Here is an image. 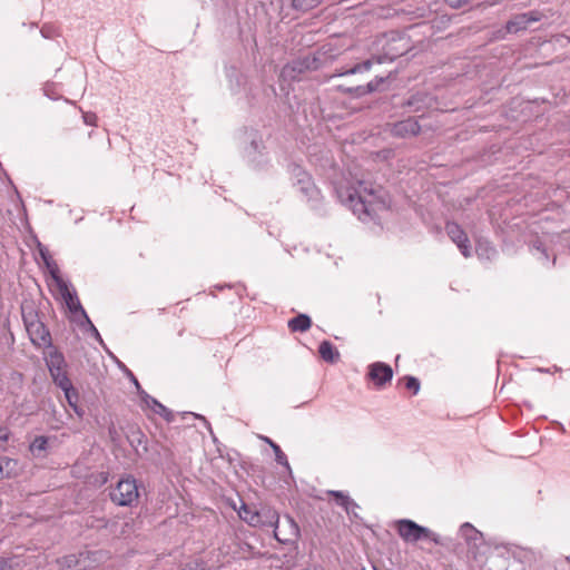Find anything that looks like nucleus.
Returning <instances> with one entry per match:
<instances>
[{"mask_svg": "<svg viewBox=\"0 0 570 570\" xmlns=\"http://www.w3.org/2000/svg\"><path fill=\"white\" fill-rule=\"evenodd\" d=\"M82 118H83V121H85L86 125H88V126H97L98 118H97L96 114H94V112H85Z\"/></svg>", "mask_w": 570, "mask_h": 570, "instance_id": "37", "label": "nucleus"}, {"mask_svg": "<svg viewBox=\"0 0 570 570\" xmlns=\"http://www.w3.org/2000/svg\"><path fill=\"white\" fill-rule=\"evenodd\" d=\"M8 568H11L10 560L1 558L0 559V570H7Z\"/></svg>", "mask_w": 570, "mask_h": 570, "instance_id": "39", "label": "nucleus"}, {"mask_svg": "<svg viewBox=\"0 0 570 570\" xmlns=\"http://www.w3.org/2000/svg\"><path fill=\"white\" fill-rule=\"evenodd\" d=\"M399 535L407 543H415L421 540H430L440 544V535L429 528L422 527L410 519H401L395 523Z\"/></svg>", "mask_w": 570, "mask_h": 570, "instance_id": "3", "label": "nucleus"}, {"mask_svg": "<svg viewBox=\"0 0 570 570\" xmlns=\"http://www.w3.org/2000/svg\"><path fill=\"white\" fill-rule=\"evenodd\" d=\"M9 434L10 432L7 428L0 426V443L8 441Z\"/></svg>", "mask_w": 570, "mask_h": 570, "instance_id": "38", "label": "nucleus"}, {"mask_svg": "<svg viewBox=\"0 0 570 570\" xmlns=\"http://www.w3.org/2000/svg\"><path fill=\"white\" fill-rule=\"evenodd\" d=\"M41 33H42V36H43L45 38H48V37H49V31H48V30H47V28H45V27L41 29Z\"/></svg>", "mask_w": 570, "mask_h": 570, "instance_id": "42", "label": "nucleus"}, {"mask_svg": "<svg viewBox=\"0 0 570 570\" xmlns=\"http://www.w3.org/2000/svg\"><path fill=\"white\" fill-rule=\"evenodd\" d=\"M460 535L466 541L468 544L474 547H478V544L483 540L482 533L470 523H464L461 525Z\"/></svg>", "mask_w": 570, "mask_h": 570, "instance_id": "17", "label": "nucleus"}, {"mask_svg": "<svg viewBox=\"0 0 570 570\" xmlns=\"http://www.w3.org/2000/svg\"><path fill=\"white\" fill-rule=\"evenodd\" d=\"M318 353L321 357L328 363H336L340 358L338 351L334 347V345L328 341H323L320 344Z\"/></svg>", "mask_w": 570, "mask_h": 570, "instance_id": "18", "label": "nucleus"}, {"mask_svg": "<svg viewBox=\"0 0 570 570\" xmlns=\"http://www.w3.org/2000/svg\"><path fill=\"white\" fill-rule=\"evenodd\" d=\"M80 326H87L88 330L90 331V333L92 334V336L101 344L104 345V341L98 332V330L96 328V326L92 324V322L90 321V318L88 317V315L86 317H83L81 321H80Z\"/></svg>", "mask_w": 570, "mask_h": 570, "instance_id": "32", "label": "nucleus"}, {"mask_svg": "<svg viewBox=\"0 0 570 570\" xmlns=\"http://www.w3.org/2000/svg\"><path fill=\"white\" fill-rule=\"evenodd\" d=\"M330 494L334 495L336 498L337 504L343 507L348 514L355 513V509L358 508V505L351 500L347 495H345L341 491H331Z\"/></svg>", "mask_w": 570, "mask_h": 570, "instance_id": "23", "label": "nucleus"}, {"mask_svg": "<svg viewBox=\"0 0 570 570\" xmlns=\"http://www.w3.org/2000/svg\"><path fill=\"white\" fill-rule=\"evenodd\" d=\"M335 191L340 202L362 222L374 219L377 212L386 207L382 189L362 179L340 183Z\"/></svg>", "mask_w": 570, "mask_h": 570, "instance_id": "1", "label": "nucleus"}, {"mask_svg": "<svg viewBox=\"0 0 570 570\" xmlns=\"http://www.w3.org/2000/svg\"><path fill=\"white\" fill-rule=\"evenodd\" d=\"M420 125L413 118L399 121L393 125L392 134L396 137H410L415 136L420 132Z\"/></svg>", "mask_w": 570, "mask_h": 570, "instance_id": "14", "label": "nucleus"}, {"mask_svg": "<svg viewBox=\"0 0 570 570\" xmlns=\"http://www.w3.org/2000/svg\"><path fill=\"white\" fill-rule=\"evenodd\" d=\"M110 499L120 507H132L138 502L139 489L136 479L126 476L110 492Z\"/></svg>", "mask_w": 570, "mask_h": 570, "instance_id": "4", "label": "nucleus"}, {"mask_svg": "<svg viewBox=\"0 0 570 570\" xmlns=\"http://www.w3.org/2000/svg\"><path fill=\"white\" fill-rule=\"evenodd\" d=\"M271 448L273 449V451L275 453L276 462L278 464L285 466L291 472V466H289V463L287 461V456L282 451V449L278 446V444H276L275 442H271Z\"/></svg>", "mask_w": 570, "mask_h": 570, "instance_id": "31", "label": "nucleus"}, {"mask_svg": "<svg viewBox=\"0 0 570 570\" xmlns=\"http://www.w3.org/2000/svg\"><path fill=\"white\" fill-rule=\"evenodd\" d=\"M311 318L306 314H299L288 321V327L293 332H305L311 327Z\"/></svg>", "mask_w": 570, "mask_h": 570, "instance_id": "20", "label": "nucleus"}, {"mask_svg": "<svg viewBox=\"0 0 570 570\" xmlns=\"http://www.w3.org/2000/svg\"><path fill=\"white\" fill-rule=\"evenodd\" d=\"M266 443H268L271 445V442H273L267 436H264L262 438Z\"/></svg>", "mask_w": 570, "mask_h": 570, "instance_id": "43", "label": "nucleus"}, {"mask_svg": "<svg viewBox=\"0 0 570 570\" xmlns=\"http://www.w3.org/2000/svg\"><path fill=\"white\" fill-rule=\"evenodd\" d=\"M194 415H195L196 417L202 419V420H204V421H205V417H203L202 415H196V414H194Z\"/></svg>", "mask_w": 570, "mask_h": 570, "instance_id": "44", "label": "nucleus"}, {"mask_svg": "<svg viewBox=\"0 0 570 570\" xmlns=\"http://www.w3.org/2000/svg\"><path fill=\"white\" fill-rule=\"evenodd\" d=\"M323 0H293L292 6L296 10L308 11L317 7Z\"/></svg>", "mask_w": 570, "mask_h": 570, "instance_id": "30", "label": "nucleus"}, {"mask_svg": "<svg viewBox=\"0 0 570 570\" xmlns=\"http://www.w3.org/2000/svg\"><path fill=\"white\" fill-rule=\"evenodd\" d=\"M65 392L66 400L68 404L73 409V411L77 413L78 416H82V410H80L77 405V393L75 392L72 385L66 386V390H62Z\"/></svg>", "mask_w": 570, "mask_h": 570, "instance_id": "28", "label": "nucleus"}, {"mask_svg": "<svg viewBox=\"0 0 570 570\" xmlns=\"http://www.w3.org/2000/svg\"><path fill=\"white\" fill-rule=\"evenodd\" d=\"M316 58L309 56L297 59L283 67L279 78L282 82L295 80L305 70L316 68Z\"/></svg>", "mask_w": 570, "mask_h": 570, "instance_id": "7", "label": "nucleus"}, {"mask_svg": "<svg viewBox=\"0 0 570 570\" xmlns=\"http://www.w3.org/2000/svg\"><path fill=\"white\" fill-rule=\"evenodd\" d=\"M49 438L40 435L37 436L29 445V450L36 458L43 456L47 451Z\"/></svg>", "mask_w": 570, "mask_h": 570, "instance_id": "21", "label": "nucleus"}, {"mask_svg": "<svg viewBox=\"0 0 570 570\" xmlns=\"http://www.w3.org/2000/svg\"><path fill=\"white\" fill-rule=\"evenodd\" d=\"M299 191L302 195L306 198L307 202L316 203L320 198V190L316 188L315 184L312 180V177L309 178V184L302 183L297 184Z\"/></svg>", "mask_w": 570, "mask_h": 570, "instance_id": "19", "label": "nucleus"}, {"mask_svg": "<svg viewBox=\"0 0 570 570\" xmlns=\"http://www.w3.org/2000/svg\"><path fill=\"white\" fill-rule=\"evenodd\" d=\"M40 254L43 258V262L46 264V266H48V263H55L50 256H48L43 250H40Z\"/></svg>", "mask_w": 570, "mask_h": 570, "instance_id": "41", "label": "nucleus"}, {"mask_svg": "<svg viewBox=\"0 0 570 570\" xmlns=\"http://www.w3.org/2000/svg\"><path fill=\"white\" fill-rule=\"evenodd\" d=\"M205 563L199 560V559H195L190 562H188L184 568H181L180 570H205Z\"/></svg>", "mask_w": 570, "mask_h": 570, "instance_id": "36", "label": "nucleus"}, {"mask_svg": "<svg viewBox=\"0 0 570 570\" xmlns=\"http://www.w3.org/2000/svg\"><path fill=\"white\" fill-rule=\"evenodd\" d=\"M445 230L451 240L456 244L464 257L471 256V246L465 232L454 222H450L445 226Z\"/></svg>", "mask_w": 570, "mask_h": 570, "instance_id": "11", "label": "nucleus"}, {"mask_svg": "<svg viewBox=\"0 0 570 570\" xmlns=\"http://www.w3.org/2000/svg\"><path fill=\"white\" fill-rule=\"evenodd\" d=\"M63 357L60 354H51L48 360V367L55 383L61 389L66 390V386H70V380L63 370Z\"/></svg>", "mask_w": 570, "mask_h": 570, "instance_id": "8", "label": "nucleus"}, {"mask_svg": "<svg viewBox=\"0 0 570 570\" xmlns=\"http://www.w3.org/2000/svg\"><path fill=\"white\" fill-rule=\"evenodd\" d=\"M47 268L49 271L50 276L55 281L57 287H59L61 282H65V281L60 276V271H59V267H58L57 263L56 262L55 263H48Z\"/></svg>", "mask_w": 570, "mask_h": 570, "instance_id": "33", "label": "nucleus"}, {"mask_svg": "<svg viewBox=\"0 0 570 570\" xmlns=\"http://www.w3.org/2000/svg\"><path fill=\"white\" fill-rule=\"evenodd\" d=\"M475 250L482 259H492L497 255L495 248L488 240H479Z\"/></svg>", "mask_w": 570, "mask_h": 570, "instance_id": "25", "label": "nucleus"}, {"mask_svg": "<svg viewBox=\"0 0 570 570\" xmlns=\"http://www.w3.org/2000/svg\"><path fill=\"white\" fill-rule=\"evenodd\" d=\"M285 525L288 528V531H289L288 537H282V531L278 530V517H276V520H275V538H276V540L279 542H289V541L296 540L299 534V528L296 524V522L291 517L287 515L285 518Z\"/></svg>", "mask_w": 570, "mask_h": 570, "instance_id": "15", "label": "nucleus"}, {"mask_svg": "<svg viewBox=\"0 0 570 570\" xmlns=\"http://www.w3.org/2000/svg\"><path fill=\"white\" fill-rule=\"evenodd\" d=\"M533 249L538 253V258L542 262H546L549 259V254L547 252V248H544L541 244V242H537L534 245H533Z\"/></svg>", "mask_w": 570, "mask_h": 570, "instance_id": "35", "label": "nucleus"}, {"mask_svg": "<svg viewBox=\"0 0 570 570\" xmlns=\"http://www.w3.org/2000/svg\"><path fill=\"white\" fill-rule=\"evenodd\" d=\"M368 377L375 385L382 386L393 377V370L390 365L375 362L368 366Z\"/></svg>", "mask_w": 570, "mask_h": 570, "instance_id": "12", "label": "nucleus"}, {"mask_svg": "<svg viewBox=\"0 0 570 570\" xmlns=\"http://www.w3.org/2000/svg\"><path fill=\"white\" fill-rule=\"evenodd\" d=\"M289 175L294 181V185L306 183L309 184L311 175L305 171L299 165L293 164L289 167Z\"/></svg>", "mask_w": 570, "mask_h": 570, "instance_id": "22", "label": "nucleus"}, {"mask_svg": "<svg viewBox=\"0 0 570 570\" xmlns=\"http://www.w3.org/2000/svg\"><path fill=\"white\" fill-rule=\"evenodd\" d=\"M541 20V14L537 11L527 13H520L513 16L505 24V29L509 33H518L519 31L525 30L533 22Z\"/></svg>", "mask_w": 570, "mask_h": 570, "instance_id": "10", "label": "nucleus"}, {"mask_svg": "<svg viewBox=\"0 0 570 570\" xmlns=\"http://www.w3.org/2000/svg\"><path fill=\"white\" fill-rule=\"evenodd\" d=\"M27 331L33 344L45 346L50 342V334L41 322L27 323Z\"/></svg>", "mask_w": 570, "mask_h": 570, "instance_id": "13", "label": "nucleus"}, {"mask_svg": "<svg viewBox=\"0 0 570 570\" xmlns=\"http://www.w3.org/2000/svg\"><path fill=\"white\" fill-rule=\"evenodd\" d=\"M58 289H59L61 297L63 298V302H65L67 308L71 313L73 321L80 322V320H82L83 317L87 316V313L83 309V307L77 296V293L69 288V285L67 282H61Z\"/></svg>", "mask_w": 570, "mask_h": 570, "instance_id": "6", "label": "nucleus"}, {"mask_svg": "<svg viewBox=\"0 0 570 570\" xmlns=\"http://www.w3.org/2000/svg\"><path fill=\"white\" fill-rule=\"evenodd\" d=\"M140 397L147 407L151 409L156 414L165 417L167 421H171L170 412L168 409L159 403L156 399L148 395L145 391L140 392Z\"/></svg>", "mask_w": 570, "mask_h": 570, "instance_id": "16", "label": "nucleus"}, {"mask_svg": "<svg viewBox=\"0 0 570 570\" xmlns=\"http://www.w3.org/2000/svg\"><path fill=\"white\" fill-rule=\"evenodd\" d=\"M238 515L242 520L250 525H257L261 522V515L258 512L253 511L247 505L243 504L238 511Z\"/></svg>", "mask_w": 570, "mask_h": 570, "instance_id": "24", "label": "nucleus"}, {"mask_svg": "<svg viewBox=\"0 0 570 570\" xmlns=\"http://www.w3.org/2000/svg\"><path fill=\"white\" fill-rule=\"evenodd\" d=\"M404 39L399 37L396 33L392 32L390 35H384L380 39V43L383 47V53L375 56L372 59H367L362 63H357L351 69L341 72L340 76L354 75L358 72L368 71L373 63H383L386 60L392 61L394 58L402 56L406 48L405 46L399 47L396 42H402Z\"/></svg>", "mask_w": 570, "mask_h": 570, "instance_id": "2", "label": "nucleus"}, {"mask_svg": "<svg viewBox=\"0 0 570 570\" xmlns=\"http://www.w3.org/2000/svg\"><path fill=\"white\" fill-rule=\"evenodd\" d=\"M17 461L7 456L0 458V479L10 478L17 466Z\"/></svg>", "mask_w": 570, "mask_h": 570, "instance_id": "26", "label": "nucleus"}, {"mask_svg": "<svg viewBox=\"0 0 570 570\" xmlns=\"http://www.w3.org/2000/svg\"><path fill=\"white\" fill-rule=\"evenodd\" d=\"M384 82L383 77H376L372 81H370L366 86H358L352 89L357 96H362L365 94L373 92L379 89L380 85Z\"/></svg>", "mask_w": 570, "mask_h": 570, "instance_id": "27", "label": "nucleus"}, {"mask_svg": "<svg viewBox=\"0 0 570 570\" xmlns=\"http://www.w3.org/2000/svg\"><path fill=\"white\" fill-rule=\"evenodd\" d=\"M96 553L90 551L80 552L79 554H69L65 556L60 559H57V564L61 570H67L71 568H78L79 570H83L86 568L91 567V557Z\"/></svg>", "mask_w": 570, "mask_h": 570, "instance_id": "9", "label": "nucleus"}, {"mask_svg": "<svg viewBox=\"0 0 570 570\" xmlns=\"http://www.w3.org/2000/svg\"><path fill=\"white\" fill-rule=\"evenodd\" d=\"M128 375L130 376V379H131V381H132V384H135V386H136V387H137V390H138V393L140 394V392H141L142 390L140 389V385H139V383H138L137 379H136V377L132 375V373H131V372H129V371H128Z\"/></svg>", "mask_w": 570, "mask_h": 570, "instance_id": "40", "label": "nucleus"}, {"mask_svg": "<svg viewBox=\"0 0 570 570\" xmlns=\"http://www.w3.org/2000/svg\"><path fill=\"white\" fill-rule=\"evenodd\" d=\"M248 146L245 148V154L248 161L255 169H263L268 164L265 147L263 145L262 136L256 131L247 134Z\"/></svg>", "mask_w": 570, "mask_h": 570, "instance_id": "5", "label": "nucleus"}, {"mask_svg": "<svg viewBox=\"0 0 570 570\" xmlns=\"http://www.w3.org/2000/svg\"><path fill=\"white\" fill-rule=\"evenodd\" d=\"M405 387L416 394L420 390V382L414 376H405Z\"/></svg>", "mask_w": 570, "mask_h": 570, "instance_id": "34", "label": "nucleus"}, {"mask_svg": "<svg viewBox=\"0 0 570 570\" xmlns=\"http://www.w3.org/2000/svg\"><path fill=\"white\" fill-rule=\"evenodd\" d=\"M227 77L233 91H237L245 83V78L236 69L228 70Z\"/></svg>", "mask_w": 570, "mask_h": 570, "instance_id": "29", "label": "nucleus"}]
</instances>
